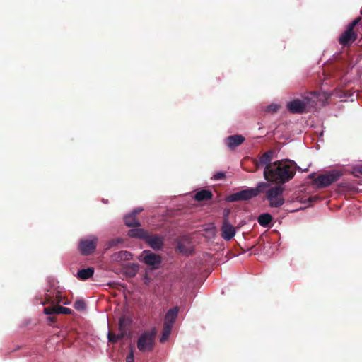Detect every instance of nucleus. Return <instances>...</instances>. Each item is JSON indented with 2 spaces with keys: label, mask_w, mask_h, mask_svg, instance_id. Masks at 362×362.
Returning a JSON list of instances; mask_svg holds the SVG:
<instances>
[{
  "label": "nucleus",
  "mask_w": 362,
  "mask_h": 362,
  "mask_svg": "<svg viewBox=\"0 0 362 362\" xmlns=\"http://www.w3.org/2000/svg\"><path fill=\"white\" fill-rule=\"evenodd\" d=\"M300 168L289 159H282L273 162V165L263 172L264 179L276 185H282L289 182Z\"/></svg>",
  "instance_id": "obj_1"
},
{
  "label": "nucleus",
  "mask_w": 362,
  "mask_h": 362,
  "mask_svg": "<svg viewBox=\"0 0 362 362\" xmlns=\"http://www.w3.org/2000/svg\"><path fill=\"white\" fill-rule=\"evenodd\" d=\"M317 97L315 93H309L302 99H295L287 103V110L292 114H303L317 105Z\"/></svg>",
  "instance_id": "obj_2"
},
{
  "label": "nucleus",
  "mask_w": 362,
  "mask_h": 362,
  "mask_svg": "<svg viewBox=\"0 0 362 362\" xmlns=\"http://www.w3.org/2000/svg\"><path fill=\"white\" fill-rule=\"evenodd\" d=\"M268 187V182H261L255 188H248L230 194L227 197L226 200L229 202L249 200L257 196L259 193L264 192Z\"/></svg>",
  "instance_id": "obj_3"
},
{
  "label": "nucleus",
  "mask_w": 362,
  "mask_h": 362,
  "mask_svg": "<svg viewBox=\"0 0 362 362\" xmlns=\"http://www.w3.org/2000/svg\"><path fill=\"white\" fill-rule=\"evenodd\" d=\"M284 188L280 185L274 187H270L269 185L268 188L264 192L266 193L267 199L269 201L271 207L278 208L284 204Z\"/></svg>",
  "instance_id": "obj_4"
},
{
  "label": "nucleus",
  "mask_w": 362,
  "mask_h": 362,
  "mask_svg": "<svg viewBox=\"0 0 362 362\" xmlns=\"http://www.w3.org/2000/svg\"><path fill=\"white\" fill-rule=\"evenodd\" d=\"M155 329L142 333L137 341V348L142 352L151 351L155 345Z\"/></svg>",
  "instance_id": "obj_5"
},
{
  "label": "nucleus",
  "mask_w": 362,
  "mask_h": 362,
  "mask_svg": "<svg viewBox=\"0 0 362 362\" xmlns=\"http://www.w3.org/2000/svg\"><path fill=\"white\" fill-rule=\"evenodd\" d=\"M341 175V174L339 171L330 170L319 175L313 180V183L319 188H324L338 180Z\"/></svg>",
  "instance_id": "obj_6"
},
{
  "label": "nucleus",
  "mask_w": 362,
  "mask_h": 362,
  "mask_svg": "<svg viewBox=\"0 0 362 362\" xmlns=\"http://www.w3.org/2000/svg\"><path fill=\"white\" fill-rule=\"evenodd\" d=\"M139 261L144 262L151 269H156L159 268L161 262L162 257L160 255L151 252V250H144L139 257Z\"/></svg>",
  "instance_id": "obj_7"
},
{
  "label": "nucleus",
  "mask_w": 362,
  "mask_h": 362,
  "mask_svg": "<svg viewBox=\"0 0 362 362\" xmlns=\"http://www.w3.org/2000/svg\"><path fill=\"white\" fill-rule=\"evenodd\" d=\"M97 245L98 238L95 236H89L80 240L78 250L83 255L87 256L94 253Z\"/></svg>",
  "instance_id": "obj_8"
},
{
  "label": "nucleus",
  "mask_w": 362,
  "mask_h": 362,
  "mask_svg": "<svg viewBox=\"0 0 362 362\" xmlns=\"http://www.w3.org/2000/svg\"><path fill=\"white\" fill-rule=\"evenodd\" d=\"M275 151L270 149L260 155L258 159L254 160V164L257 169L264 167V172H266L267 168L273 165L272 160L274 159Z\"/></svg>",
  "instance_id": "obj_9"
},
{
  "label": "nucleus",
  "mask_w": 362,
  "mask_h": 362,
  "mask_svg": "<svg viewBox=\"0 0 362 362\" xmlns=\"http://www.w3.org/2000/svg\"><path fill=\"white\" fill-rule=\"evenodd\" d=\"M221 231V237L226 241L230 240L236 233L235 228L229 223L226 214L224 215Z\"/></svg>",
  "instance_id": "obj_10"
},
{
  "label": "nucleus",
  "mask_w": 362,
  "mask_h": 362,
  "mask_svg": "<svg viewBox=\"0 0 362 362\" xmlns=\"http://www.w3.org/2000/svg\"><path fill=\"white\" fill-rule=\"evenodd\" d=\"M357 36L358 35L354 30L346 28L339 37L338 42L344 47H349L357 39Z\"/></svg>",
  "instance_id": "obj_11"
},
{
  "label": "nucleus",
  "mask_w": 362,
  "mask_h": 362,
  "mask_svg": "<svg viewBox=\"0 0 362 362\" xmlns=\"http://www.w3.org/2000/svg\"><path fill=\"white\" fill-rule=\"evenodd\" d=\"M145 243L154 250H159L162 249L164 245L163 238L157 234L151 235L148 233Z\"/></svg>",
  "instance_id": "obj_12"
},
{
  "label": "nucleus",
  "mask_w": 362,
  "mask_h": 362,
  "mask_svg": "<svg viewBox=\"0 0 362 362\" xmlns=\"http://www.w3.org/2000/svg\"><path fill=\"white\" fill-rule=\"evenodd\" d=\"M44 313L46 315H54V314L69 315L71 313V310L70 308L63 307L61 305H54L52 307L45 308Z\"/></svg>",
  "instance_id": "obj_13"
},
{
  "label": "nucleus",
  "mask_w": 362,
  "mask_h": 362,
  "mask_svg": "<svg viewBox=\"0 0 362 362\" xmlns=\"http://www.w3.org/2000/svg\"><path fill=\"white\" fill-rule=\"evenodd\" d=\"M244 141L245 137L240 134L229 136L226 139V145L230 149H233L240 146Z\"/></svg>",
  "instance_id": "obj_14"
},
{
  "label": "nucleus",
  "mask_w": 362,
  "mask_h": 362,
  "mask_svg": "<svg viewBox=\"0 0 362 362\" xmlns=\"http://www.w3.org/2000/svg\"><path fill=\"white\" fill-rule=\"evenodd\" d=\"M148 232L143 228H133L128 231V236L133 238H138L146 241L148 238Z\"/></svg>",
  "instance_id": "obj_15"
},
{
  "label": "nucleus",
  "mask_w": 362,
  "mask_h": 362,
  "mask_svg": "<svg viewBox=\"0 0 362 362\" xmlns=\"http://www.w3.org/2000/svg\"><path fill=\"white\" fill-rule=\"evenodd\" d=\"M178 312L179 309L177 307L170 309L165 315L163 325H169L170 327H173L177 316Z\"/></svg>",
  "instance_id": "obj_16"
},
{
  "label": "nucleus",
  "mask_w": 362,
  "mask_h": 362,
  "mask_svg": "<svg viewBox=\"0 0 362 362\" xmlns=\"http://www.w3.org/2000/svg\"><path fill=\"white\" fill-rule=\"evenodd\" d=\"M139 267L137 264H129L124 268V274L129 277H134L138 273Z\"/></svg>",
  "instance_id": "obj_17"
},
{
  "label": "nucleus",
  "mask_w": 362,
  "mask_h": 362,
  "mask_svg": "<svg viewBox=\"0 0 362 362\" xmlns=\"http://www.w3.org/2000/svg\"><path fill=\"white\" fill-rule=\"evenodd\" d=\"M124 221L128 227H139L141 226L140 222L136 219L134 214H129L124 217Z\"/></svg>",
  "instance_id": "obj_18"
},
{
  "label": "nucleus",
  "mask_w": 362,
  "mask_h": 362,
  "mask_svg": "<svg viewBox=\"0 0 362 362\" xmlns=\"http://www.w3.org/2000/svg\"><path fill=\"white\" fill-rule=\"evenodd\" d=\"M212 197V193L209 190L202 189L197 192L194 195V198L197 201H206L209 200Z\"/></svg>",
  "instance_id": "obj_19"
},
{
  "label": "nucleus",
  "mask_w": 362,
  "mask_h": 362,
  "mask_svg": "<svg viewBox=\"0 0 362 362\" xmlns=\"http://www.w3.org/2000/svg\"><path fill=\"white\" fill-rule=\"evenodd\" d=\"M94 274V268L88 267L87 269H83L78 272L77 276L79 279L86 280L90 278Z\"/></svg>",
  "instance_id": "obj_20"
},
{
  "label": "nucleus",
  "mask_w": 362,
  "mask_h": 362,
  "mask_svg": "<svg viewBox=\"0 0 362 362\" xmlns=\"http://www.w3.org/2000/svg\"><path fill=\"white\" fill-rule=\"evenodd\" d=\"M258 223L263 227H267L272 221V216L269 214H262L257 218Z\"/></svg>",
  "instance_id": "obj_21"
},
{
  "label": "nucleus",
  "mask_w": 362,
  "mask_h": 362,
  "mask_svg": "<svg viewBox=\"0 0 362 362\" xmlns=\"http://www.w3.org/2000/svg\"><path fill=\"white\" fill-rule=\"evenodd\" d=\"M132 258V254L127 251H119L113 255V259L117 261L128 260Z\"/></svg>",
  "instance_id": "obj_22"
},
{
  "label": "nucleus",
  "mask_w": 362,
  "mask_h": 362,
  "mask_svg": "<svg viewBox=\"0 0 362 362\" xmlns=\"http://www.w3.org/2000/svg\"><path fill=\"white\" fill-rule=\"evenodd\" d=\"M172 327H170L169 325H163L162 336L160 339L161 343L165 342L168 339Z\"/></svg>",
  "instance_id": "obj_23"
},
{
  "label": "nucleus",
  "mask_w": 362,
  "mask_h": 362,
  "mask_svg": "<svg viewBox=\"0 0 362 362\" xmlns=\"http://www.w3.org/2000/svg\"><path fill=\"white\" fill-rule=\"evenodd\" d=\"M107 337L110 342L117 343L119 340L123 339L124 336H123V334L119 333L116 334L111 332H109Z\"/></svg>",
  "instance_id": "obj_24"
},
{
  "label": "nucleus",
  "mask_w": 362,
  "mask_h": 362,
  "mask_svg": "<svg viewBox=\"0 0 362 362\" xmlns=\"http://www.w3.org/2000/svg\"><path fill=\"white\" fill-rule=\"evenodd\" d=\"M45 298H46L47 303H59L62 302V296H61V295H59V293H57L54 299H52V298L49 295H46Z\"/></svg>",
  "instance_id": "obj_25"
},
{
  "label": "nucleus",
  "mask_w": 362,
  "mask_h": 362,
  "mask_svg": "<svg viewBox=\"0 0 362 362\" xmlns=\"http://www.w3.org/2000/svg\"><path fill=\"white\" fill-rule=\"evenodd\" d=\"M280 108V106L279 105L272 103L269 105L267 106L265 111L272 114L276 113L279 109Z\"/></svg>",
  "instance_id": "obj_26"
},
{
  "label": "nucleus",
  "mask_w": 362,
  "mask_h": 362,
  "mask_svg": "<svg viewBox=\"0 0 362 362\" xmlns=\"http://www.w3.org/2000/svg\"><path fill=\"white\" fill-rule=\"evenodd\" d=\"M119 334H123V336H125L127 329L125 325V321L124 319L121 318L119 321Z\"/></svg>",
  "instance_id": "obj_27"
},
{
  "label": "nucleus",
  "mask_w": 362,
  "mask_h": 362,
  "mask_svg": "<svg viewBox=\"0 0 362 362\" xmlns=\"http://www.w3.org/2000/svg\"><path fill=\"white\" fill-rule=\"evenodd\" d=\"M74 307L77 310H84L86 309V303L82 300H78L74 303Z\"/></svg>",
  "instance_id": "obj_28"
},
{
  "label": "nucleus",
  "mask_w": 362,
  "mask_h": 362,
  "mask_svg": "<svg viewBox=\"0 0 362 362\" xmlns=\"http://www.w3.org/2000/svg\"><path fill=\"white\" fill-rule=\"evenodd\" d=\"M122 242V240L120 238H115V239L110 240L107 243V249L115 247L117 244L121 243Z\"/></svg>",
  "instance_id": "obj_29"
},
{
  "label": "nucleus",
  "mask_w": 362,
  "mask_h": 362,
  "mask_svg": "<svg viewBox=\"0 0 362 362\" xmlns=\"http://www.w3.org/2000/svg\"><path fill=\"white\" fill-rule=\"evenodd\" d=\"M352 174L354 177H359V175H362V165L355 167L353 170Z\"/></svg>",
  "instance_id": "obj_30"
},
{
  "label": "nucleus",
  "mask_w": 362,
  "mask_h": 362,
  "mask_svg": "<svg viewBox=\"0 0 362 362\" xmlns=\"http://www.w3.org/2000/svg\"><path fill=\"white\" fill-rule=\"evenodd\" d=\"M361 21V18L358 17V18H356V19H354L351 23H350L347 28L348 29H350L351 30H354L355 26L359 23V21Z\"/></svg>",
  "instance_id": "obj_31"
},
{
  "label": "nucleus",
  "mask_w": 362,
  "mask_h": 362,
  "mask_svg": "<svg viewBox=\"0 0 362 362\" xmlns=\"http://www.w3.org/2000/svg\"><path fill=\"white\" fill-rule=\"evenodd\" d=\"M226 177V175L223 172H218L217 173H216L213 178L216 180H223Z\"/></svg>",
  "instance_id": "obj_32"
},
{
  "label": "nucleus",
  "mask_w": 362,
  "mask_h": 362,
  "mask_svg": "<svg viewBox=\"0 0 362 362\" xmlns=\"http://www.w3.org/2000/svg\"><path fill=\"white\" fill-rule=\"evenodd\" d=\"M134 352L132 349L130 353L127 355L126 358V362H134Z\"/></svg>",
  "instance_id": "obj_33"
},
{
  "label": "nucleus",
  "mask_w": 362,
  "mask_h": 362,
  "mask_svg": "<svg viewBox=\"0 0 362 362\" xmlns=\"http://www.w3.org/2000/svg\"><path fill=\"white\" fill-rule=\"evenodd\" d=\"M319 199H320L319 197L317 196V195L310 196L308 198V202H310V204L311 205L313 203H314V202H317V200H319Z\"/></svg>",
  "instance_id": "obj_34"
},
{
  "label": "nucleus",
  "mask_w": 362,
  "mask_h": 362,
  "mask_svg": "<svg viewBox=\"0 0 362 362\" xmlns=\"http://www.w3.org/2000/svg\"><path fill=\"white\" fill-rule=\"evenodd\" d=\"M143 211V209L141 207H138L131 213L132 214H134V216H136L137 214H140Z\"/></svg>",
  "instance_id": "obj_35"
},
{
  "label": "nucleus",
  "mask_w": 362,
  "mask_h": 362,
  "mask_svg": "<svg viewBox=\"0 0 362 362\" xmlns=\"http://www.w3.org/2000/svg\"><path fill=\"white\" fill-rule=\"evenodd\" d=\"M49 316L47 317L48 320L50 322H54L55 321V317L52 316V315H49Z\"/></svg>",
  "instance_id": "obj_36"
},
{
  "label": "nucleus",
  "mask_w": 362,
  "mask_h": 362,
  "mask_svg": "<svg viewBox=\"0 0 362 362\" xmlns=\"http://www.w3.org/2000/svg\"><path fill=\"white\" fill-rule=\"evenodd\" d=\"M178 248L180 249V251H182L181 245H180L178 246Z\"/></svg>",
  "instance_id": "obj_37"
}]
</instances>
